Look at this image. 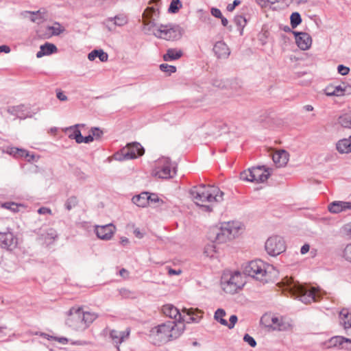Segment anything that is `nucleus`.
<instances>
[{
    "label": "nucleus",
    "instance_id": "obj_1",
    "mask_svg": "<svg viewBox=\"0 0 351 351\" xmlns=\"http://www.w3.org/2000/svg\"><path fill=\"white\" fill-rule=\"evenodd\" d=\"M185 326L176 321H167L152 328L149 332L150 341L156 346H161L179 338Z\"/></svg>",
    "mask_w": 351,
    "mask_h": 351
},
{
    "label": "nucleus",
    "instance_id": "obj_2",
    "mask_svg": "<svg viewBox=\"0 0 351 351\" xmlns=\"http://www.w3.org/2000/svg\"><path fill=\"white\" fill-rule=\"evenodd\" d=\"M99 317V314L87 307L73 306L67 314L65 323L71 329L84 332Z\"/></svg>",
    "mask_w": 351,
    "mask_h": 351
},
{
    "label": "nucleus",
    "instance_id": "obj_3",
    "mask_svg": "<svg viewBox=\"0 0 351 351\" xmlns=\"http://www.w3.org/2000/svg\"><path fill=\"white\" fill-rule=\"evenodd\" d=\"M191 195L197 205L205 207L207 211H211L212 208L205 205V203L221 202L223 200V193L216 186L201 184L193 187L191 190Z\"/></svg>",
    "mask_w": 351,
    "mask_h": 351
},
{
    "label": "nucleus",
    "instance_id": "obj_4",
    "mask_svg": "<svg viewBox=\"0 0 351 351\" xmlns=\"http://www.w3.org/2000/svg\"><path fill=\"white\" fill-rule=\"evenodd\" d=\"M278 284L280 287L300 298V300L304 304H309L313 301L317 300L319 291L314 287L308 288L295 282L291 277H285Z\"/></svg>",
    "mask_w": 351,
    "mask_h": 351
},
{
    "label": "nucleus",
    "instance_id": "obj_5",
    "mask_svg": "<svg viewBox=\"0 0 351 351\" xmlns=\"http://www.w3.org/2000/svg\"><path fill=\"white\" fill-rule=\"evenodd\" d=\"M243 230V226L239 221H228L222 224L221 227L213 229L215 234L214 239L219 243L226 242L237 237Z\"/></svg>",
    "mask_w": 351,
    "mask_h": 351
},
{
    "label": "nucleus",
    "instance_id": "obj_6",
    "mask_svg": "<svg viewBox=\"0 0 351 351\" xmlns=\"http://www.w3.org/2000/svg\"><path fill=\"white\" fill-rule=\"evenodd\" d=\"M270 267L261 260L252 261L244 268V273L257 280L267 282L271 276L268 269Z\"/></svg>",
    "mask_w": 351,
    "mask_h": 351
},
{
    "label": "nucleus",
    "instance_id": "obj_7",
    "mask_svg": "<svg viewBox=\"0 0 351 351\" xmlns=\"http://www.w3.org/2000/svg\"><path fill=\"white\" fill-rule=\"evenodd\" d=\"M245 284L242 274L239 271L225 272L221 280L223 290L230 294H234L241 289Z\"/></svg>",
    "mask_w": 351,
    "mask_h": 351
},
{
    "label": "nucleus",
    "instance_id": "obj_8",
    "mask_svg": "<svg viewBox=\"0 0 351 351\" xmlns=\"http://www.w3.org/2000/svg\"><path fill=\"white\" fill-rule=\"evenodd\" d=\"M176 164L172 162L167 157H162L158 160L156 166L153 171L154 176L162 179L172 178L176 173Z\"/></svg>",
    "mask_w": 351,
    "mask_h": 351
},
{
    "label": "nucleus",
    "instance_id": "obj_9",
    "mask_svg": "<svg viewBox=\"0 0 351 351\" xmlns=\"http://www.w3.org/2000/svg\"><path fill=\"white\" fill-rule=\"evenodd\" d=\"M270 173L267 169L264 167L258 166L248 169L241 173L240 178L242 180L261 183L265 182Z\"/></svg>",
    "mask_w": 351,
    "mask_h": 351
},
{
    "label": "nucleus",
    "instance_id": "obj_10",
    "mask_svg": "<svg viewBox=\"0 0 351 351\" xmlns=\"http://www.w3.org/2000/svg\"><path fill=\"white\" fill-rule=\"evenodd\" d=\"M158 10L154 8H147L143 14V22L144 31L147 34H152L156 36L157 32H159L162 24L155 22L154 16H157Z\"/></svg>",
    "mask_w": 351,
    "mask_h": 351
},
{
    "label": "nucleus",
    "instance_id": "obj_11",
    "mask_svg": "<svg viewBox=\"0 0 351 351\" xmlns=\"http://www.w3.org/2000/svg\"><path fill=\"white\" fill-rule=\"evenodd\" d=\"M159 32H157L156 37L167 40H179L183 33V29L178 25H161Z\"/></svg>",
    "mask_w": 351,
    "mask_h": 351
},
{
    "label": "nucleus",
    "instance_id": "obj_12",
    "mask_svg": "<svg viewBox=\"0 0 351 351\" xmlns=\"http://www.w3.org/2000/svg\"><path fill=\"white\" fill-rule=\"evenodd\" d=\"M261 320L266 323L267 326L273 330L279 331H287L292 328V324L282 317H278L271 315H265Z\"/></svg>",
    "mask_w": 351,
    "mask_h": 351
},
{
    "label": "nucleus",
    "instance_id": "obj_13",
    "mask_svg": "<svg viewBox=\"0 0 351 351\" xmlns=\"http://www.w3.org/2000/svg\"><path fill=\"white\" fill-rule=\"evenodd\" d=\"M265 247L268 254L276 256L285 251L286 245L282 237L273 236L266 241Z\"/></svg>",
    "mask_w": 351,
    "mask_h": 351
},
{
    "label": "nucleus",
    "instance_id": "obj_14",
    "mask_svg": "<svg viewBox=\"0 0 351 351\" xmlns=\"http://www.w3.org/2000/svg\"><path fill=\"white\" fill-rule=\"evenodd\" d=\"M145 150L141 145L138 143H133L128 144L126 147L123 148L121 150L123 158H119V160H129L134 159L138 156H143Z\"/></svg>",
    "mask_w": 351,
    "mask_h": 351
},
{
    "label": "nucleus",
    "instance_id": "obj_15",
    "mask_svg": "<svg viewBox=\"0 0 351 351\" xmlns=\"http://www.w3.org/2000/svg\"><path fill=\"white\" fill-rule=\"evenodd\" d=\"M130 334V329L128 328L122 331L114 329L109 330V337L117 350H119V345L129 338Z\"/></svg>",
    "mask_w": 351,
    "mask_h": 351
},
{
    "label": "nucleus",
    "instance_id": "obj_16",
    "mask_svg": "<svg viewBox=\"0 0 351 351\" xmlns=\"http://www.w3.org/2000/svg\"><path fill=\"white\" fill-rule=\"evenodd\" d=\"M162 312L166 317L173 319L177 323H182L184 321L182 313L173 304H167L162 306Z\"/></svg>",
    "mask_w": 351,
    "mask_h": 351
},
{
    "label": "nucleus",
    "instance_id": "obj_17",
    "mask_svg": "<svg viewBox=\"0 0 351 351\" xmlns=\"http://www.w3.org/2000/svg\"><path fill=\"white\" fill-rule=\"evenodd\" d=\"M115 226L112 223L105 226H95V233L98 238L102 240H109L115 232Z\"/></svg>",
    "mask_w": 351,
    "mask_h": 351
},
{
    "label": "nucleus",
    "instance_id": "obj_18",
    "mask_svg": "<svg viewBox=\"0 0 351 351\" xmlns=\"http://www.w3.org/2000/svg\"><path fill=\"white\" fill-rule=\"evenodd\" d=\"M17 245V239L12 232L0 233V245L3 248L12 250Z\"/></svg>",
    "mask_w": 351,
    "mask_h": 351
},
{
    "label": "nucleus",
    "instance_id": "obj_19",
    "mask_svg": "<svg viewBox=\"0 0 351 351\" xmlns=\"http://www.w3.org/2000/svg\"><path fill=\"white\" fill-rule=\"evenodd\" d=\"M297 45L302 50L308 49L312 44L311 36L306 32H293Z\"/></svg>",
    "mask_w": 351,
    "mask_h": 351
},
{
    "label": "nucleus",
    "instance_id": "obj_20",
    "mask_svg": "<svg viewBox=\"0 0 351 351\" xmlns=\"http://www.w3.org/2000/svg\"><path fill=\"white\" fill-rule=\"evenodd\" d=\"M213 51L217 58L226 59L230 54V50L223 41L217 42L213 47Z\"/></svg>",
    "mask_w": 351,
    "mask_h": 351
},
{
    "label": "nucleus",
    "instance_id": "obj_21",
    "mask_svg": "<svg viewBox=\"0 0 351 351\" xmlns=\"http://www.w3.org/2000/svg\"><path fill=\"white\" fill-rule=\"evenodd\" d=\"M346 210H351V202L335 201L328 205V210L332 213H339Z\"/></svg>",
    "mask_w": 351,
    "mask_h": 351
},
{
    "label": "nucleus",
    "instance_id": "obj_22",
    "mask_svg": "<svg viewBox=\"0 0 351 351\" xmlns=\"http://www.w3.org/2000/svg\"><path fill=\"white\" fill-rule=\"evenodd\" d=\"M339 319L346 332L351 333V313L348 309H342L339 313Z\"/></svg>",
    "mask_w": 351,
    "mask_h": 351
},
{
    "label": "nucleus",
    "instance_id": "obj_23",
    "mask_svg": "<svg viewBox=\"0 0 351 351\" xmlns=\"http://www.w3.org/2000/svg\"><path fill=\"white\" fill-rule=\"evenodd\" d=\"M343 336H334L329 339L322 342L320 346L324 349L337 348L341 349Z\"/></svg>",
    "mask_w": 351,
    "mask_h": 351
},
{
    "label": "nucleus",
    "instance_id": "obj_24",
    "mask_svg": "<svg viewBox=\"0 0 351 351\" xmlns=\"http://www.w3.org/2000/svg\"><path fill=\"white\" fill-rule=\"evenodd\" d=\"M272 160L277 167H283L289 160V154L285 150L278 151L273 154Z\"/></svg>",
    "mask_w": 351,
    "mask_h": 351
},
{
    "label": "nucleus",
    "instance_id": "obj_25",
    "mask_svg": "<svg viewBox=\"0 0 351 351\" xmlns=\"http://www.w3.org/2000/svg\"><path fill=\"white\" fill-rule=\"evenodd\" d=\"M336 149L340 154L351 153V136L339 140L336 143Z\"/></svg>",
    "mask_w": 351,
    "mask_h": 351
},
{
    "label": "nucleus",
    "instance_id": "obj_26",
    "mask_svg": "<svg viewBox=\"0 0 351 351\" xmlns=\"http://www.w3.org/2000/svg\"><path fill=\"white\" fill-rule=\"evenodd\" d=\"M58 237L56 231L53 228H48L40 234L39 239L47 245L52 243Z\"/></svg>",
    "mask_w": 351,
    "mask_h": 351
},
{
    "label": "nucleus",
    "instance_id": "obj_27",
    "mask_svg": "<svg viewBox=\"0 0 351 351\" xmlns=\"http://www.w3.org/2000/svg\"><path fill=\"white\" fill-rule=\"evenodd\" d=\"M128 23V19L124 15L116 16L114 19L108 18L104 22V24L108 28L109 30H112V25L117 26H123Z\"/></svg>",
    "mask_w": 351,
    "mask_h": 351
},
{
    "label": "nucleus",
    "instance_id": "obj_28",
    "mask_svg": "<svg viewBox=\"0 0 351 351\" xmlns=\"http://www.w3.org/2000/svg\"><path fill=\"white\" fill-rule=\"evenodd\" d=\"M182 312L184 313H186V315L189 316V320L186 321L187 323H191V322L198 323L202 317V315H199V314H202V312L198 309H194L192 308H184L182 310Z\"/></svg>",
    "mask_w": 351,
    "mask_h": 351
},
{
    "label": "nucleus",
    "instance_id": "obj_29",
    "mask_svg": "<svg viewBox=\"0 0 351 351\" xmlns=\"http://www.w3.org/2000/svg\"><path fill=\"white\" fill-rule=\"evenodd\" d=\"M58 49L54 44L46 43L40 47V51L36 53L38 58H42L44 56H49L53 53L57 52Z\"/></svg>",
    "mask_w": 351,
    "mask_h": 351
},
{
    "label": "nucleus",
    "instance_id": "obj_30",
    "mask_svg": "<svg viewBox=\"0 0 351 351\" xmlns=\"http://www.w3.org/2000/svg\"><path fill=\"white\" fill-rule=\"evenodd\" d=\"M149 193L143 192L132 197V202L139 207H145L149 205Z\"/></svg>",
    "mask_w": 351,
    "mask_h": 351
},
{
    "label": "nucleus",
    "instance_id": "obj_31",
    "mask_svg": "<svg viewBox=\"0 0 351 351\" xmlns=\"http://www.w3.org/2000/svg\"><path fill=\"white\" fill-rule=\"evenodd\" d=\"M80 126H83V125L76 124L66 128L65 130L69 138L71 139H75L77 143H80V141H82V134L80 130L78 129V127Z\"/></svg>",
    "mask_w": 351,
    "mask_h": 351
},
{
    "label": "nucleus",
    "instance_id": "obj_32",
    "mask_svg": "<svg viewBox=\"0 0 351 351\" xmlns=\"http://www.w3.org/2000/svg\"><path fill=\"white\" fill-rule=\"evenodd\" d=\"M183 55V51L181 49L170 48L167 50V53L163 55V60L165 61H173L178 60Z\"/></svg>",
    "mask_w": 351,
    "mask_h": 351
},
{
    "label": "nucleus",
    "instance_id": "obj_33",
    "mask_svg": "<svg viewBox=\"0 0 351 351\" xmlns=\"http://www.w3.org/2000/svg\"><path fill=\"white\" fill-rule=\"evenodd\" d=\"M96 58H99L101 62H106L108 59V55L102 49H95L88 55V58L90 61L94 60Z\"/></svg>",
    "mask_w": 351,
    "mask_h": 351
},
{
    "label": "nucleus",
    "instance_id": "obj_34",
    "mask_svg": "<svg viewBox=\"0 0 351 351\" xmlns=\"http://www.w3.org/2000/svg\"><path fill=\"white\" fill-rule=\"evenodd\" d=\"M345 88L341 86H328L325 89V93L328 96H342L344 95Z\"/></svg>",
    "mask_w": 351,
    "mask_h": 351
},
{
    "label": "nucleus",
    "instance_id": "obj_35",
    "mask_svg": "<svg viewBox=\"0 0 351 351\" xmlns=\"http://www.w3.org/2000/svg\"><path fill=\"white\" fill-rule=\"evenodd\" d=\"M337 122L343 128H351V114L346 113L339 116Z\"/></svg>",
    "mask_w": 351,
    "mask_h": 351
},
{
    "label": "nucleus",
    "instance_id": "obj_36",
    "mask_svg": "<svg viewBox=\"0 0 351 351\" xmlns=\"http://www.w3.org/2000/svg\"><path fill=\"white\" fill-rule=\"evenodd\" d=\"M23 105L12 106L8 108V112L10 114L14 115L19 119H23L25 117V114L23 113Z\"/></svg>",
    "mask_w": 351,
    "mask_h": 351
},
{
    "label": "nucleus",
    "instance_id": "obj_37",
    "mask_svg": "<svg viewBox=\"0 0 351 351\" xmlns=\"http://www.w3.org/2000/svg\"><path fill=\"white\" fill-rule=\"evenodd\" d=\"M226 311L222 308H218L214 315V318L216 321L219 322L221 325H228V322L223 317L226 316Z\"/></svg>",
    "mask_w": 351,
    "mask_h": 351
},
{
    "label": "nucleus",
    "instance_id": "obj_38",
    "mask_svg": "<svg viewBox=\"0 0 351 351\" xmlns=\"http://www.w3.org/2000/svg\"><path fill=\"white\" fill-rule=\"evenodd\" d=\"M79 203V200L77 197L75 196H71L69 197L64 203L65 208L67 210H71L73 208H75Z\"/></svg>",
    "mask_w": 351,
    "mask_h": 351
},
{
    "label": "nucleus",
    "instance_id": "obj_39",
    "mask_svg": "<svg viewBox=\"0 0 351 351\" xmlns=\"http://www.w3.org/2000/svg\"><path fill=\"white\" fill-rule=\"evenodd\" d=\"M11 154H13L14 156H19L21 157H25L27 159L28 161L33 160L34 156H30L29 153H27L25 150L20 149L18 148L12 149Z\"/></svg>",
    "mask_w": 351,
    "mask_h": 351
},
{
    "label": "nucleus",
    "instance_id": "obj_40",
    "mask_svg": "<svg viewBox=\"0 0 351 351\" xmlns=\"http://www.w3.org/2000/svg\"><path fill=\"white\" fill-rule=\"evenodd\" d=\"M290 20L292 28H295L302 22L300 14L298 12L292 13L290 17Z\"/></svg>",
    "mask_w": 351,
    "mask_h": 351
},
{
    "label": "nucleus",
    "instance_id": "obj_41",
    "mask_svg": "<svg viewBox=\"0 0 351 351\" xmlns=\"http://www.w3.org/2000/svg\"><path fill=\"white\" fill-rule=\"evenodd\" d=\"M234 21L235 24L239 27H240V29H241V34H242L243 29L245 26V25L247 23L246 19L244 16H241V15H238V16H236L234 17Z\"/></svg>",
    "mask_w": 351,
    "mask_h": 351
},
{
    "label": "nucleus",
    "instance_id": "obj_42",
    "mask_svg": "<svg viewBox=\"0 0 351 351\" xmlns=\"http://www.w3.org/2000/svg\"><path fill=\"white\" fill-rule=\"evenodd\" d=\"M182 7V3L180 0H172L169 8L168 9L169 12L170 13H176L178 12L179 9Z\"/></svg>",
    "mask_w": 351,
    "mask_h": 351
},
{
    "label": "nucleus",
    "instance_id": "obj_43",
    "mask_svg": "<svg viewBox=\"0 0 351 351\" xmlns=\"http://www.w3.org/2000/svg\"><path fill=\"white\" fill-rule=\"evenodd\" d=\"M160 203L162 204L163 201L160 199L156 194H149V205L151 206H160Z\"/></svg>",
    "mask_w": 351,
    "mask_h": 351
},
{
    "label": "nucleus",
    "instance_id": "obj_44",
    "mask_svg": "<svg viewBox=\"0 0 351 351\" xmlns=\"http://www.w3.org/2000/svg\"><path fill=\"white\" fill-rule=\"evenodd\" d=\"M160 69L162 71L168 73L169 74L176 71V67L175 66L169 65L167 64H161L160 65Z\"/></svg>",
    "mask_w": 351,
    "mask_h": 351
},
{
    "label": "nucleus",
    "instance_id": "obj_45",
    "mask_svg": "<svg viewBox=\"0 0 351 351\" xmlns=\"http://www.w3.org/2000/svg\"><path fill=\"white\" fill-rule=\"evenodd\" d=\"M49 29H52L53 34L54 35H59L64 31V27H62L60 23H56L54 26Z\"/></svg>",
    "mask_w": 351,
    "mask_h": 351
},
{
    "label": "nucleus",
    "instance_id": "obj_46",
    "mask_svg": "<svg viewBox=\"0 0 351 351\" xmlns=\"http://www.w3.org/2000/svg\"><path fill=\"white\" fill-rule=\"evenodd\" d=\"M27 13L31 15L30 20L32 22H37L38 19H42L43 16L40 15V11L37 12H27Z\"/></svg>",
    "mask_w": 351,
    "mask_h": 351
},
{
    "label": "nucleus",
    "instance_id": "obj_47",
    "mask_svg": "<svg viewBox=\"0 0 351 351\" xmlns=\"http://www.w3.org/2000/svg\"><path fill=\"white\" fill-rule=\"evenodd\" d=\"M3 207L14 212H17L19 210L18 204L14 202H5L3 204Z\"/></svg>",
    "mask_w": 351,
    "mask_h": 351
},
{
    "label": "nucleus",
    "instance_id": "obj_48",
    "mask_svg": "<svg viewBox=\"0 0 351 351\" xmlns=\"http://www.w3.org/2000/svg\"><path fill=\"white\" fill-rule=\"evenodd\" d=\"M343 257L351 262V243L347 245L343 250Z\"/></svg>",
    "mask_w": 351,
    "mask_h": 351
},
{
    "label": "nucleus",
    "instance_id": "obj_49",
    "mask_svg": "<svg viewBox=\"0 0 351 351\" xmlns=\"http://www.w3.org/2000/svg\"><path fill=\"white\" fill-rule=\"evenodd\" d=\"M245 342L247 343L251 347L254 348L256 346L255 339L248 334H245L243 337Z\"/></svg>",
    "mask_w": 351,
    "mask_h": 351
},
{
    "label": "nucleus",
    "instance_id": "obj_50",
    "mask_svg": "<svg viewBox=\"0 0 351 351\" xmlns=\"http://www.w3.org/2000/svg\"><path fill=\"white\" fill-rule=\"evenodd\" d=\"M215 247L214 245H208L205 247L204 250V254L207 256L210 257L211 258L214 257L215 254Z\"/></svg>",
    "mask_w": 351,
    "mask_h": 351
},
{
    "label": "nucleus",
    "instance_id": "obj_51",
    "mask_svg": "<svg viewBox=\"0 0 351 351\" xmlns=\"http://www.w3.org/2000/svg\"><path fill=\"white\" fill-rule=\"evenodd\" d=\"M337 71H338V73L339 74H341V75H346L350 72V68L348 66H346L343 64H339L337 66Z\"/></svg>",
    "mask_w": 351,
    "mask_h": 351
},
{
    "label": "nucleus",
    "instance_id": "obj_52",
    "mask_svg": "<svg viewBox=\"0 0 351 351\" xmlns=\"http://www.w3.org/2000/svg\"><path fill=\"white\" fill-rule=\"evenodd\" d=\"M341 349L351 350V339L343 337Z\"/></svg>",
    "mask_w": 351,
    "mask_h": 351
},
{
    "label": "nucleus",
    "instance_id": "obj_53",
    "mask_svg": "<svg viewBox=\"0 0 351 351\" xmlns=\"http://www.w3.org/2000/svg\"><path fill=\"white\" fill-rule=\"evenodd\" d=\"M237 317L235 315H231L229 319L230 322H228V325H226V326H227L230 329L233 328L235 324L237 322Z\"/></svg>",
    "mask_w": 351,
    "mask_h": 351
},
{
    "label": "nucleus",
    "instance_id": "obj_54",
    "mask_svg": "<svg viewBox=\"0 0 351 351\" xmlns=\"http://www.w3.org/2000/svg\"><path fill=\"white\" fill-rule=\"evenodd\" d=\"M91 133L93 138L95 137L96 138L101 137L103 134V132L98 128H93L91 129Z\"/></svg>",
    "mask_w": 351,
    "mask_h": 351
},
{
    "label": "nucleus",
    "instance_id": "obj_55",
    "mask_svg": "<svg viewBox=\"0 0 351 351\" xmlns=\"http://www.w3.org/2000/svg\"><path fill=\"white\" fill-rule=\"evenodd\" d=\"M167 269L168 271V274L169 276H173V275H180L182 272L181 269H173L169 267H167Z\"/></svg>",
    "mask_w": 351,
    "mask_h": 351
},
{
    "label": "nucleus",
    "instance_id": "obj_56",
    "mask_svg": "<svg viewBox=\"0 0 351 351\" xmlns=\"http://www.w3.org/2000/svg\"><path fill=\"white\" fill-rule=\"evenodd\" d=\"M211 14L215 17L219 18V19H220L223 16L221 10L219 9L215 8H213L211 9Z\"/></svg>",
    "mask_w": 351,
    "mask_h": 351
},
{
    "label": "nucleus",
    "instance_id": "obj_57",
    "mask_svg": "<svg viewBox=\"0 0 351 351\" xmlns=\"http://www.w3.org/2000/svg\"><path fill=\"white\" fill-rule=\"evenodd\" d=\"M38 213L40 215L51 214V210L47 207H41L38 210Z\"/></svg>",
    "mask_w": 351,
    "mask_h": 351
},
{
    "label": "nucleus",
    "instance_id": "obj_58",
    "mask_svg": "<svg viewBox=\"0 0 351 351\" xmlns=\"http://www.w3.org/2000/svg\"><path fill=\"white\" fill-rule=\"evenodd\" d=\"M81 140H82V141H80V143H88L92 142L94 140V138H93V136H92V134H90L85 137H84L82 135Z\"/></svg>",
    "mask_w": 351,
    "mask_h": 351
},
{
    "label": "nucleus",
    "instance_id": "obj_59",
    "mask_svg": "<svg viewBox=\"0 0 351 351\" xmlns=\"http://www.w3.org/2000/svg\"><path fill=\"white\" fill-rule=\"evenodd\" d=\"M119 293L123 298H130L132 295L131 291L126 289H120Z\"/></svg>",
    "mask_w": 351,
    "mask_h": 351
},
{
    "label": "nucleus",
    "instance_id": "obj_60",
    "mask_svg": "<svg viewBox=\"0 0 351 351\" xmlns=\"http://www.w3.org/2000/svg\"><path fill=\"white\" fill-rule=\"evenodd\" d=\"M240 1L239 0H234L233 3L232 4H229L227 6V10L229 11V12H232L234 10V9L235 8V7L238 5L240 4Z\"/></svg>",
    "mask_w": 351,
    "mask_h": 351
},
{
    "label": "nucleus",
    "instance_id": "obj_61",
    "mask_svg": "<svg viewBox=\"0 0 351 351\" xmlns=\"http://www.w3.org/2000/svg\"><path fill=\"white\" fill-rule=\"evenodd\" d=\"M310 246L308 244H304L300 249V252L302 254H305L309 251Z\"/></svg>",
    "mask_w": 351,
    "mask_h": 351
},
{
    "label": "nucleus",
    "instance_id": "obj_62",
    "mask_svg": "<svg viewBox=\"0 0 351 351\" xmlns=\"http://www.w3.org/2000/svg\"><path fill=\"white\" fill-rule=\"evenodd\" d=\"M57 97L60 101H66V100H67V97L62 92L57 93Z\"/></svg>",
    "mask_w": 351,
    "mask_h": 351
},
{
    "label": "nucleus",
    "instance_id": "obj_63",
    "mask_svg": "<svg viewBox=\"0 0 351 351\" xmlns=\"http://www.w3.org/2000/svg\"><path fill=\"white\" fill-rule=\"evenodd\" d=\"M53 339L62 344H66L68 342V339L65 337H54Z\"/></svg>",
    "mask_w": 351,
    "mask_h": 351
},
{
    "label": "nucleus",
    "instance_id": "obj_64",
    "mask_svg": "<svg viewBox=\"0 0 351 351\" xmlns=\"http://www.w3.org/2000/svg\"><path fill=\"white\" fill-rule=\"evenodd\" d=\"M344 230L348 234H351V222L345 225Z\"/></svg>",
    "mask_w": 351,
    "mask_h": 351
}]
</instances>
